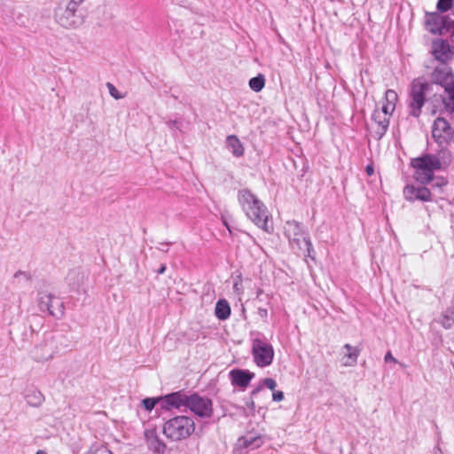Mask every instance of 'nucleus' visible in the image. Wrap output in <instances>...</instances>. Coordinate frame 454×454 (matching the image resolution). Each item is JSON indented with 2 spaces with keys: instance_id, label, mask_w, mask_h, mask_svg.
<instances>
[{
  "instance_id": "6e6552de",
  "label": "nucleus",
  "mask_w": 454,
  "mask_h": 454,
  "mask_svg": "<svg viewBox=\"0 0 454 454\" xmlns=\"http://www.w3.org/2000/svg\"><path fill=\"white\" fill-rule=\"evenodd\" d=\"M78 0H71L65 6L59 5L55 11L56 21L63 27L73 28L80 24V19L75 15Z\"/></svg>"
},
{
  "instance_id": "ddd939ff",
  "label": "nucleus",
  "mask_w": 454,
  "mask_h": 454,
  "mask_svg": "<svg viewBox=\"0 0 454 454\" xmlns=\"http://www.w3.org/2000/svg\"><path fill=\"white\" fill-rule=\"evenodd\" d=\"M57 353L56 342L52 338H46L33 350V357L39 362L48 361Z\"/></svg>"
},
{
  "instance_id": "f8f14e48",
  "label": "nucleus",
  "mask_w": 454,
  "mask_h": 454,
  "mask_svg": "<svg viewBox=\"0 0 454 454\" xmlns=\"http://www.w3.org/2000/svg\"><path fill=\"white\" fill-rule=\"evenodd\" d=\"M451 135V127L449 122L442 117H438L433 124L432 128V137L434 141L442 145L448 143Z\"/></svg>"
},
{
  "instance_id": "9b49d317",
  "label": "nucleus",
  "mask_w": 454,
  "mask_h": 454,
  "mask_svg": "<svg viewBox=\"0 0 454 454\" xmlns=\"http://www.w3.org/2000/svg\"><path fill=\"white\" fill-rule=\"evenodd\" d=\"M39 295V308L41 311H47L50 315L56 317L63 315V305L59 299L47 293H41Z\"/></svg>"
},
{
  "instance_id": "79ce46f5",
  "label": "nucleus",
  "mask_w": 454,
  "mask_h": 454,
  "mask_svg": "<svg viewBox=\"0 0 454 454\" xmlns=\"http://www.w3.org/2000/svg\"><path fill=\"white\" fill-rule=\"evenodd\" d=\"M165 270H166V266L165 265H161L160 267V269L158 270V273L159 274H163L165 272Z\"/></svg>"
},
{
  "instance_id": "37998d69",
  "label": "nucleus",
  "mask_w": 454,
  "mask_h": 454,
  "mask_svg": "<svg viewBox=\"0 0 454 454\" xmlns=\"http://www.w3.org/2000/svg\"><path fill=\"white\" fill-rule=\"evenodd\" d=\"M35 454H47V453L43 450H38Z\"/></svg>"
},
{
  "instance_id": "c03bdc74",
  "label": "nucleus",
  "mask_w": 454,
  "mask_h": 454,
  "mask_svg": "<svg viewBox=\"0 0 454 454\" xmlns=\"http://www.w3.org/2000/svg\"><path fill=\"white\" fill-rule=\"evenodd\" d=\"M260 294H262V290H261V289H260V290H258V292H257V295H259Z\"/></svg>"
},
{
  "instance_id": "39448f33",
  "label": "nucleus",
  "mask_w": 454,
  "mask_h": 454,
  "mask_svg": "<svg viewBox=\"0 0 454 454\" xmlns=\"http://www.w3.org/2000/svg\"><path fill=\"white\" fill-rule=\"evenodd\" d=\"M285 234L293 248L296 247L299 250H304L307 252L306 256L314 259L312 255L314 248L310 238L305 234L300 223L294 220L287 221L285 224Z\"/></svg>"
},
{
  "instance_id": "393cba45",
  "label": "nucleus",
  "mask_w": 454,
  "mask_h": 454,
  "mask_svg": "<svg viewBox=\"0 0 454 454\" xmlns=\"http://www.w3.org/2000/svg\"><path fill=\"white\" fill-rule=\"evenodd\" d=\"M215 314L220 320H226L231 315V307L226 300H219L215 304Z\"/></svg>"
},
{
  "instance_id": "1a4fd4ad",
  "label": "nucleus",
  "mask_w": 454,
  "mask_h": 454,
  "mask_svg": "<svg viewBox=\"0 0 454 454\" xmlns=\"http://www.w3.org/2000/svg\"><path fill=\"white\" fill-rule=\"evenodd\" d=\"M186 408L200 418H210L213 413L212 401L208 397L198 394L188 396Z\"/></svg>"
},
{
  "instance_id": "e433bc0d",
  "label": "nucleus",
  "mask_w": 454,
  "mask_h": 454,
  "mask_svg": "<svg viewBox=\"0 0 454 454\" xmlns=\"http://www.w3.org/2000/svg\"><path fill=\"white\" fill-rule=\"evenodd\" d=\"M233 290L235 293L240 294L242 293V285L240 281H235L233 284Z\"/></svg>"
},
{
  "instance_id": "2eb2a0df",
  "label": "nucleus",
  "mask_w": 454,
  "mask_h": 454,
  "mask_svg": "<svg viewBox=\"0 0 454 454\" xmlns=\"http://www.w3.org/2000/svg\"><path fill=\"white\" fill-rule=\"evenodd\" d=\"M432 54L441 63H446L451 58L450 44L443 39H436L432 43Z\"/></svg>"
},
{
  "instance_id": "4c0bfd02",
  "label": "nucleus",
  "mask_w": 454,
  "mask_h": 454,
  "mask_svg": "<svg viewBox=\"0 0 454 454\" xmlns=\"http://www.w3.org/2000/svg\"><path fill=\"white\" fill-rule=\"evenodd\" d=\"M258 314L260 315L261 317H267L268 316V311L266 309H262L260 308L258 309Z\"/></svg>"
},
{
  "instance_id": "20e7f679",
  "label": "nucleus",
  "mask_w": 454,
  "mask_h": 454,
  "mask_svg": "<svg viewBox=\"0 0 454 454\" xmlns=\"http://www.w3.org/2000/svg\"><path fill=\"white\" fill-rule=\"evenodd\" d=\"M432 90V84L424 78L414 79L411 84L409 92L408 107L410 114L413 117H419L422 108L426 103L427 97Z\"/></svg>"
},
{
  "instance_id": "ea45409f",
  "label": "nucleus",
  "mask_w": 454,
  "mask_h": 454,
  "mask_svg": "<svg viewBox=\"0 0 454 454\" xmlns=\"http://www.w3.org/2000/svg\"><path fill=\"white\" fill-rule=\"evenodd\" d=\"M433 454H443L442 449L440 448L439 445L435 446L434 449H433Z\"/></svg>"
},
{
  "instance_id": "a18cd8bd",
  "label": "nucleus",
  "mask_w": 454,
  "mask_h": 454,
  "mask_svg": "<svg viewBox=\"0 0 454 454\" xmlns=\"http://www.w3.org/2000/svg\"><path fill=\"white\" fill-rule=\"evenodd\" d=\"M79 2H82V0H78Z\"/></svg>"
},
{
  "instance_id": "b1692460",
  "label": "nucleus",
  "mask_w": 454,
  "mask_h": 454,
  "mask_svg": "<svg viewBox=\"0 0 454 454\" xmlns=\"http://www.w3.org/2000/svg\"><path fill=\"white\" fill-rule=\"evenodd\" d=\"M27 403L33 407L40 406L44 401L43 395L36 388H27L24 394Z\"/></svg>"
},
{
  "instance_id": "aec40b11",
  "label": "nucleus",
  "mask_w": 454,
  "mask_h": 454,
  "mask_svg": "<svg viewBox=\"0 0 454 454\" xmlns=\"http://www.w3.org/2000/svg\"><path fill=\"white\" fill-rule=\"evenodd\" d=\"M392 116V114H388L384 113L382 109H376L373 112L372 119L375 121V123L378 125V133L382 136L386 133L387 130L388 125H389V119Z\"/></svg>"
},
{
  "instance_id": "bb28decb",
  "label": "nucleus",
  "mask_w": 454,
  "mask_h": 454,
  "mask_svg": "<svg viewBox=\"0 0 454 454\" xmlns=\"http://www.w3.org/2000/svg\"><path fill=\"white\" fill-rule=\"evenodd\" d=\"M447 97L443 99L445 108L450 113H454V81L442 86Z\"/></svg>"
},
{
  "instance_id": "f3484780",
  "label": "nucleus",
  "mask_w": 454,
  "mask_h": 454,
  "mask_svg": "<svg viewBox=\"0 0 454 454\" xmlns=\"http://www.w3.org/2000/svg\"><path fill=\"white\" fill-rule=\"evenodd\" d=\"M432 80L434 83L442 87L453 82L454 75L449 67L441 65L434 69L432 73Z\"/></svg>"
},
{
  "instance_id": "a19ab883",
  "label": "nucleus",
  "mask_w": 454,
  "mask_h": 454,
  "mask_svg": "<svg viewBox=\"0 0 454 454\" xmlns=\"http://www.w3.org/2000/svg\"><path fill=\"white\" fill-rule=\"evenodd\" d=\"M168 245H169L168 243H164V244L162 243V244H160V250H161V251H168Z\"/></svg>"
},
{
  "instance_id": "f704fd0d",
  "label": "nucleus",
  "mask_w": 454,
  "mask_h": 454,
  "mask_svg": "<svg viewBox=\"0 0 454 454\" xmlns=\"http://www.w3.org/2000/svg\"><path fill=\"white\" fill-rule=\"evenodd\" d=\"M273 401L280 402L284 399V394L282 391L274 392L272 395Z\"/></svg>"
},
{
  "instance_id": "c85d7f7f",
  "label": "nucleus",
  "mask_w": 454,
  "mask_h": 454,
  "mask_svg": "<svg viewBox=\"0 0 454 454\" xmlns=\"http://www.w3.org/2000/svg\"><path fill=\"white\" fill-rule=\"evenodd\" d=\"M157 403L160 404V397H147L141 402V405L149 412L153 411Z\"/></svg>"
},
{
  "instance_id": "423d86ee",
  "label": "nucleus",
  "mask_w": 454,
  "mask_h": 454,
  "mask_svg": "<svg viewBox=\"0 0 454 454\" xmlns=\"http://www.w3.org/2000/svg\"><path fill=\"white\" fill-rule=\"evenodd\" d=\"M252 356L255 364L261 368L270 365L274 358V348L261 333L252 339Z\"/></svg>"
},
{
  "instance_id": "a878e982",
  "label": "nucleus",
  "mask_w": 454,
  "mask_h": 454,
  "mask_svg": "<svg viewBox=\"0 0 454 454\" xmlns=\"http://www.w3.org/2000/svg\"><path fill=\"white\" fill-rule=\"evenodd\" d=\"M437 323H439L445 329H450L454 327V307L444 310L437 319Z\"/></svg>"
},
{
  "instance_id": "0eeeda50",
  "label": "nucleus",
  "mask_w": 454,
  "mask_h": 454,
  "mask_svg": "<svg viewBox=\"0 0 454 454\" xmlns=\"http://www.w3.org/2000/svg\"><path fill=\"white\" fill-rule=\"evenodd\" d=\"M425 26L432 34L454 35V20L437 12L427 13Z\"/></svg>"
},
{
  "instance_id": "c756f323",
  "label": "nucleus",
  "mask_w": 454,
  "mask_h": 454,
  "mask_svg": "<svg viewBox=\"0 0 454 454\" xmlns=\"http://www.w3.org/2000/svg\"><path fill=\"white\" fill-rule=\"evenodd\" d=\"M88 454H113L112 451L105 445L95 443L91 445Z\"/></svg>"
},
{
  "instance_id": "cd10ccee",
  "label": "nucleus",
  "mask_w": 454,
  "mask_h": 454,
  "mask_svg": "<svg viewBox=\"0 0 454 454\" xmlns=\"http://www.w3.org/2000/svg\"><path fill=\"white\" fill-rule=\"evenodd\" d=\"M265 86L264 75L259 74L257 76L249 80V87L254 92H260Z\"/></svg>"
},
{
  "instance_id": "7ed1b4c3",
  "label": "nucleus",
  "mask_w": 454,
  "mask_h": 454,
  "mask_svg": "<svg viewBox=\"0 0 454 454\" xmlns=\"http://www.w3.org/2000/svg\"><path fill=\"white\" fill-rule=\"evenodd\" d=\"M195 430V423L191 417L180 415L167 420L163 425V434L172 441L188 438Z\"/></svg>"
},
{
  "instance_id": "f257e3e1",
  "label": "nucleus",
  "mask_w": 454,
  "mask_h": 454,
  "mask_svg": "<svg viewBox=\"0 0 454 454\" xmlns=\"http://www.w3.org/2000/svg\"><path fill=\"white\" fill-rule=\"evenodd\" d=\"M239 202L246 215L266 232L272 231L270 214L265 205L254 193L243 189L238 194Z\"/></svg>"
},
{
  "instance_id": "9d476101",
  "label": "nucleus",
  "mask_w": 454,
  "mask_h": 454,
  "mask_svg": "<svg viewBox=\"0 0 454 454\" xmlns=\"http://www.w3.org/2000/svg\"><path fill=\"white\" fill-rule=\"evenodd\" d=\"M403 197L410 202H415L417 200L421 202L432 201V192L424 184L419 186L415 184L405 185L403 188Z\"/></svg>"
},
{
  "instance_id": "412c9836",
  "label": "nucleus",
  "mask_w": 454,
  "mask_h": 454,
  "mask_svg": "<svg viewBox=\"0 0 454 454\" xmlns=\"http://www.w3.org/2000/svg\"><path fill=\"white\" fill-rule=\"evenodd\" d=\"M398 101V95L394 90H387L381 109L384 113L393 114Z\"/></svg>"
},
{
  "instance_id": "473e14b6",
  "label": "nucleus",
  "mask_w": 454,
  "mask_h": 454,
  "mask_svg": "<svg viewBox=\"0 0 454 454\" xmlns=\"http://www.w3.org/2000/svg\"><path fill=\"white\" fill-rule=\"evenodd\" d=\"M106 87L108 89L109 94L115 99H121L124 98V95L119 92V90L115 88L114 84L111 82L106 83Z\"/></svg>"
},
{
  "instance_id": "a211bd4d",
  "label": "nucleus",
  "mask_w": 454,
  "mask_h": 454,
  "mask_svg": "<svg viewBox=\"0 0 454 454\" xmlns=\"http://www.w3.org/2000/svg\"><path fill=\"white\" fill-rule=\"evenodd\" d=\"M264 443V437L261 434H249L238 439V445L248 450H256Z\"/></svg>"
},
{
  "instance_id": "58836bf2",
  "label": "nucleus",
  "mask_w": 454,
  "mask_h": 454,
  "mask_svg": "<svg viewBox=\"0 0 454 454\" xmlns=\"http://www.w3.org/2000/svg\"><path fill=\"white\" fill-rule=\"evenodd\" d=\"M365 171H366V173H367V175H368V176H372V175H373V173H374V168H373L372 165H367V166H366V168H365Z\"/></svg>"
},
{
  "instance_id": "c9c22d12",
  "label": "nucleus",
  "mask_w": 454,
  "mask_h": 454,
  "mask_svg": "<svg viewBox=\"0 0 454 454\" xmlns=\"http://www.w3.org/2000/svg\"><path fill=\"white\" fill-rule=\"evenodd\" d=\"M384 360L386 363L391 362V363H397V360L393 356L392 353L390 351L387 352L385 355Z\"/></svg>"
},
{
  "instance_id": "2f4dec72",
  "label": "nucleus",
  "mask_w": 454,
  "mask_h": 454,
  "mask_svg": "<svg viewBox=\"0 0 454 454\" xmlns=\"http://www.w3.org/2000/svg\"><path fill=\"white\" fill-rule=\"evenodd\" d=\"M450 8H452L454 12V0H439L437 3V9L440 12H447Z\"/></svg>"
},
{
  "instance_id": "7c9ffc66",
  "label": "nucleus",
  "mask_w": 454,
  "mask_h": 454,
  "mask_svg": "<svg viewBox=\"0 0 454 454\" xmlns=\"http://www.w3.org/2000/svg\"><path fill=\"white\" fill-rule=\"evenodd\" d=\"M276 386H277V383H276L275 380H273L271 378H266L262 381L261 387H258L257 388H255L254 390L252 391V395H255L256 393H258L261 390L262 387H265L270 390H274Z\"/></svg>"
},
{
  "instance_id": "4be33fe9",
  "label": "nucleus",
  "mask_w": 454,
  "mask_h": 454,
  "mask_svg": "<svg viewBox=\"0 0 454 454\" xmlns=\"http://www.w3.org/2000/svg\"><path fill=\"white\" fill-rule=\"evenodd\" d=\"M343 349H346L347 353L342 357V364L347 367L355 366L357 363L360 350L350 344H345Z\"/></svg>"
},
{
  "instance_id": "dca6fc26",
  "label": "nucleus",
  "mask_w": 454,
  "mask_h": 454,
  "mask_svg": "<svg viewBox=\"0 0 454 454\" xmlns=\"http://www.w3.org/2000/svg\"><path fill=\"white\" fill-rule=\"evenodd\" d=\"M254 374L247 370L234 369L230 372L231 384L241 388H246Z\"/></svg>"
},
{
  "instance_id": "6ab92c4d",
  "label": "nucleus",
  "mask_w": 454,
  "mask_h": 454,
  "mask_svg": "<svg viewBox=\"0 0 454 454\" xmlns=\"http://www.w3.org/2000/svg\"><path fill=\"white\" fill-rule=\"evenodd\" d=\"M145 440L148 448L156 453H163L166 449V444L158 436L155 430H149L145 432Z\"/></svg>"
},
{
  "instance_id": "4468645a",
  "label": "nucleus",
  "mask_w": 454,
  "mask_h": 454,
  "mask_svg": "<svg viewBox=\"0 0 454 454\" xmlns=\"http://www.w3.org/2000/svg\"><path fill=\"white\" fill-rule=\"evenodd\" d=\"M188 395L183 391H177L160 397V407L162 409H181L187 406Z\"/></svg>"
},
{
  "instance_id": "f03ea898",
  "label": "nucleus",
  "mask_w": 454,
  "mask_h": 454,
  "mask_svg": "<svg viewBox=\"0 0 454 454\" xmlns=\"http://www.w3.org/2000/svg\"><path fill=\"white\" fill-rule=\"evenodd\" d=\"M413 178L420 184L427 185L434 180L435 171L442 168V162L437 154L425 153L411 160Z\"/></svg>"
},
{
  "instance_id": "5701e85b",
  "label": "nucleus",
  "mask_w": 454,
  "mask_h": 454,
  "mask_svg": "<svg viewBox=\"0 0 454 454\" xmlns=\"http://www.w3.org/2000/svg\"><path fill=\"white\" fill-rule=\"evenodd\" d=\"M226 147L235 157H241L244 155V146L239 137L235 135H230L226 137Z\"/></svg>"
},
{
  "instance_id": "72a5a7b5",
  "label": "nucleus",
  "mask_w": 454,
  "mask_h": 454,
  "mask_svg": "<svg viewBox=\"0 0 454 454\" xmlns=\"http://www.w3.org/2000/svg\"><path fill=\"white\" fill-rule=\"evenodd\" d=\"M432 182H434L433 187H437V188H442L448 184V181L446 178L442 177V176H434V180Z\"/></svg>"
}]
</instances>
